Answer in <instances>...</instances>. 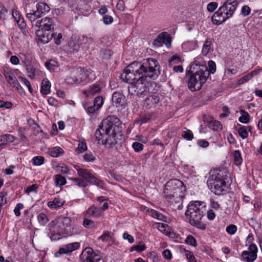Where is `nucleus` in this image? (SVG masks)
<instances>
[{
  "mask_svg": "<svg viewBox=\"0 0 262 262\" xmlns=\"http://www.w3.org/2000/svg\"><path fill=\"white\" fill-rule=\"evenodd\" d=\"M87 150V146L86 143L84 141H79L78 147L75 150L77 154H79Z\"/></svg>",
  "mask_w": 262,
  "mask_h": 262,
  "instance_id": "nucleus-32",
  "label": "nucleus"
},
{
  "mask_svg": "<svg viewBox=\"0 0 262 262\" xmlns=\"http://www.w3.org/2000/svg\"><path fill=\"white\" fill-rule=\"evenodd\" d=\"M44 160V158L42 156H36L33 158L32 162L34 165L40 166L43 163Z\"/></svg>",
  "mask_w": 262,
  "mask_h": 262,
  "instance_id": "nucleus-42",
  "label": "nucleus"
},
{
  "mask_svg": "<svg viewBox=\"0 0 262 262\" xmlns=\"http://www.w3.org/2000/svg\"><path fill=\"white\" fill-rule=\"evenodd\" d=\"M209 188L216 195H220L225 190L226 181H214L213 183H207Z\"/></svg>",
  "mask_w": 262,
  "mask_h": 262,
  "instance_id": "nucleus-13",
  "label": "nucleus"
},
{
  "mask_svg": "<svg viewBox=\"0 0 262 262\" xmlns=\"http://www.w3.org/2000/svg\"><path fill=\"white\" fill-rule=\"evenodd\" d=\"M56 220L52 221L48 225L49 232L48 233L51 240L59 239L61 238V234H63V231L59 227L58 224Z\"/></svg>",
  "mask_w": 262,
  "mask_h": 262,
  "instance_id": "nucleus-10",
  "label": "nucleus"
},
{
  "mask_svg": "<svg viewBox=\"0 0 262 262\" xmlns=\"http://www.w3.org/2000/svg\"><path fill=\"white\" fill-rule=\"evenodd\" d=\"M88 183H89L93 185H95L98 187H102V182L96 178L93 174H91V177L88 180Z\"/></svg>",
  "mask_w": 262,
  "mask_h": 262,
  "instance_id": "nucleus-30",
  "label": "nucleus"
},
{
  "mask_svg": "<svg viewBox=\"0 0 262 262\" xmlns=\"http://www.w3.org/2000/svg\"><path fill=\"white\" fill-rule=\"evenodd\" d=\"M103 21L105 25H109L113 22V18L108 15H105L103 18Z\"/></svg>",
  "mask_w": 262,
  "mask_h": 262,
  "instance_id": "nucleus-63",
  "label": "nucleus"
},
{
  "mask_svg": "<svg viewBox=\"0 0 262 262\" xmlns=\"http://www.w3.org/2000/svg\"><path fill=\"white\" fill-rule=\"evenodd\" d=\"M207 183H213L214 181H226L228 178V172L226 170L214 169L211 170Z\"/></svg>",
  "mask_w": 262,
  "mask_h": 262,
  "instance_id": "nucleus-9",
  "label": "nucleus"
},
{
  "mask_svg": "<svg viewBox=\"0 0 262 262\" xmlns=\"http://www.w3.org/2000/svg\"><path fill=\"white\" fill-rule=\"evenodd\" d=\"M12 103L10 101H5L4 100H0V107H5L6 108H10L12 106Z\"/></svg>",
  "mask_w": 262,
  "mask_h": 262,
  "instance_id": "nucleus-60",
  "label": "nucleus"
},
{
  "mask_svg": "<svg viewBox=\"0 0 262 262\" xmlns=\"http://www.w3.org/2000/svg\"><path fill=\"white\" fill-rule=\"evenodd\" d=\"M80 46L78 43L73 40H71L68 42V51L71 53H76L78 51Z\"/></svg>",
  "mask_w": 262,
  "mask_h": 262,
  "instance_id": "nucleus-28",
  "label": "nucleus"
},
{
  "mask_svg": "<svg viewBox=\"0 0 262 262\" xmlns=\"http://www.w3.org/2000/svg\"><path fill=\"white\" fill-rule=\"evenodd\" d=\"M132 147L136 152H139L143 149V145L138 142H135L132 144Z\"/></svg>",
  "mask_w": 262,
  "mask_h": 262,
  "instance_id": "nucleus-50",
  "label": "nucleus"
},
{
  "mask_svg": "<svg viewBox=\"0 0 262 262\" xmlns=\"http://www.w3.org/2000/svg\"><path fill=\"white\" fill-rule=\"evenodd\" d=\"M206 211V203L204 202L191 201L187 206L185 215L191 225L202 230H205L206 226L201 222V220Z\"/></svg>",
  "mask_w": 262,
  "mask_h": 262,
  "instance_id": "nucleus-4",
  "label": "nucleus"
},
{
  "mask_svg": "<svg viewBox=\"0 0 262 262\" xmlns=\"http://www.w3.org/2000/svg\"><path fill=\"white\" fill-rule=\"evenodd\" d=\"M33 26L44 30V31H49L54 28V21L53 18L46 17L40 20H37Z\"/></svg>",
  "mask_w": 262,
  "mask_h": 262,
  "instance_id": "nucleus-11",
  "label": "nucleus"
},
{
  "mask_svg": "<svg viewBox=\"0 0 262 262\" xmlns=\"http://www.w3.org/2000/svg\"><path fill=\"white\" fill-rule=\"evenodd\" d=\"M242 256L246 262H253L257 258V255L247 251H244L242 253Z\"/></svg>",
  "mask_w": 262,
  "mask_h": 262,
  "instance_id": "nucleus-27",
  "label": "nucleus"
},
{
  "mask_svg": "<svg viewBox=\"0 0 262 262\" xmlns=\"http://www.w3.org/2000/svg\"><path fill=\"white\" fill-rule=\"evenodd\" d=\"M82 262H103L98 251H94L91 247L85 248L80 255Z\"/></svg>",
  "mask_w": 262,
  "mask_h": 262,
  "instance_id": "nucleus-7",
  "label": "nucleus"
},
{
  "mask_svg": "<svg viewBox=\"0 0 262 262\" xmlns=\"http://www.w3.org/2000/svg\"><path fill=\"white\" fill-rule=\"evenodd\" d=\"M226 230L228 233L232 235L236 232L237 227L234 225H230L226 227Z\"/></svg>",
  "mask_w": 262,
  "mask_h": 262,
  "instance_id": "nucleus-53",
  "label": "nucleus"
},
{
  "mask_svg": "<svg viewBox=\"0 0 262 262\" xmlns=\"http://www.w3.org/2000/svg\"><path fill=\"white\" fill-rule=\"evenodd\" d=\"M50 83H41L40 92L42 95H48L50 93Z\"/></svg>",
  "mask_w": 262,
  "mask_h": 262,
  "instance_id": "nucleus-34",
  "label": "nucleus"
},
{
  "mask_svg": "<svg viewBox=\"0 0 262 262\" xmlns=\"http://www.w3.org/2000/svg\"><path fill=\"white\" fill-rule=\"evenodd\" d=\"M171 38L169 35L166 32H163L160 33L157 37L155 39L153 42V46L156 47H160L162 46L163 43L167 44L170 43Z\"/></svg>",
  "mask_w": 262,
  "mask_h": 262,
  "instance_id": "nucleus-15",
  "label": "nucleus"
},
{
  "mask_svg": "<svg viewBox=\"0 0 262 262\" xmlns=\"http://www.w3.org/2000/svg\"><path fill=\"white\" fill-rule=\"evenodd\" d=\"M49 153L52 157H58L63 153V150L61 148L57 146L52 148Z\"/></svg>",
  "mask_w": 262,
  "mask_h": 262,
  "instance_id": "nucleus-29",
  "label": "nucleus"
},
{
  "mask_svg": "<svg viewBox=\"0 0 262 262\" xmlns=\"http://www.w3.org/2000/svg\"><path fill=\"white\" fill-rule=\"evenodd\" d=\"M102 57L105 59H108L112 55V51L109 49H103L100 51Z\"/></svg>",
  "mask_w": 262,
  "mask_h": 262,
  "instance_id": "nucleus-47",
  "label": "nucleus"
},
{
  "mask_svg": "<svg viewBox=\"0 0 262 262\" xmlns=\"http://www.w3.org/2000/svg\"><path fill=\"white\" fill-rule=\"evenodd\" d=\"M250 12L251 9L248 6L245 5L242 8L241 13L243 16H247L250 14Z\"/></svg>",
  "mask_w": 262,
  "mask_h": 262,
  "instance_id": "nucleus-55",
  "label": "nucleus"
},
{
  "mask_svg": "<svg viewBox=\"0 0 262 262\" xmlns=\"http://www.w3.org/2000/svg\"><path fill=\"white\" fill-rule=\"evenodd\" d=\"M238 3L236 0H226L218 10L212 16L214 24L220 25L231 17L236 9Z\"/></svg>",
  "mask_w": 262,
  "mask_h": 262,
  "instance_id": "nucleus-5",
  "label": "nucleus"
},
{
  "mask_svg": "<svg viewBox=\"0 0 262 262\" xmlns=\"http://www.w3.org/2000/svg\"><path fill=\"white\" fill-rule=\"evenodd\" d=\"M185 255L187 258L190 261V262H197L192 252L186 250Z\"/></svg>",
  "mask_w": 262,
  "mask_h": 262,
  "instance_id": "nucleus-57",
  "label": "nucleus"
},
{
  "mask_svg": "<svg viewBox=\"0 0 262 262\" xmlns=\"http://www.w3.org/2000/svg\"><path fill=\"white\" fill-rule=\"evenodd\" d=\"M234 163L236 165H239L242 162L241 154L238 150H235L233 154Z\"/></svg>",
  "mask_w": 262,
  "mask_h": 262,
  "instance_id": "nucleus-37",
  "label": "nucleus"
},
{
  "mask_svg": "<svg viewBox=\"0 0 262 262\" xmlns=\"http://www.w3.org/2000/svg\"><path fill=\"white\" fill-rule=\"evenodd\" d=\"M128 87V92L131 95H140L146 91V87L144 83H129Z\"/></svg>",
  "mask_w": 262,
  "mask_h": 262,
  "instance_id": "nucleus-12",
  "label": "nucleus"
},
{
  "mask_svg": "<svg viewBox=\"0 0 262 262\" xmlns=\"http://www.w3.org/2000/svg\"><path fill=\"white\" fill-rule=\"evenodd\" d=\"M35 34L38 41L43 44L48 43L52 39L51 34L49 31L38 29L36 30Z\"/></svg>",
  "mask_w": 262,
  "mask_h": 262,
  "instance_id": "nucleus-17",
  "label": "nucleus"
},
{
  "mask_svg": "<svg viewBox=\"0 0 262 262\" xmlns=\"http://www.w3.org/2000/svg\"><path fill=\"white\" fill-rule=\"evenodd\" d=\"M84 107L86 109L87 113L89 114H94L97 111L99 110V109L97 108V107L94 104L92 106H88L86 108L85 106Z\"/></svg>",
  "mask_w": 262,
  "mask_h": 262,
  "instance_id": "nucleus-62",
  "label": "nucleus"
},
{
  "mask_svg": "<svg viewBox=\"0 0 262 262\" xmlns=\"http://www.w3.org/2000/svg\"><path fill=\"white\" fill-rule=\"evenodd\" d=\"M36 9L37 10L41 16L45 15L50 11V7L45 3L39 2L37 3Z\"/></svg>",
  "mask_w": 262,
  "mask_h": 262,
  "instance_id": "nucleus-21",
  "label": "nucleus"
},
{
  "mask_svg": "<svg viewBox=\"0 0 262 262\" xmlns=\"http://www.w3.org/2000/svg\"><path fill=\"white\" fill-rule=\"evenodd\" d=\"M103 103V99L101 96H97L95 98L94 101V105H95L97 108L99 109Z\"/></svg>",
  "mask_w": 262,
  "mask_h": 262,
  "instance_id": "nucleus-48",
  "label": "nucleus"
},
{
  "mask_svg": "<svg viewBox=\"0 0 262 262\" xmlns=\"http://www.w3.org/2000/svg\"><path fill=\"white\" fill-rule=\"evenodd\" d=\"M63 205V201L60 198H55L52 201L48 203V206L51 208H57Z\"/></svg>",
  "mask_w": 262,
  "mask_h": 262,
  "instance_id": "nucleus-25",
  "label": "nucleus"
},
{
  "mask_svg": "<svg viewBox=\"0 0 262 262\" xmlns=\"http://www.w3.org/2000/svg\"><path fill=\"white\" fill-rule=\"evenodd\" d=\"M101 88L98 84H94L88 90L83 91V94L86 96H90V95H94L99 93L101 91Z\"/></svg>",
  "mask_w": 262,
  "mask_h": 262,
  "instance_id": "nucleus-23",
  "label": "nucleus"
},
{
  "mask_svg": "<svg viewBox=\"0 0 262 262\" xmlns=\"http://www.w3.org/2000/svg\"><path fill=\"white\" fill-rule=\"evenodd\" d=\"M202 86V83H188V87L192 92L199 90Z\"/></svg>",
  "mask_w": 262,
  "mask_h": 262,
  "instance_id": "nucleus-39",
  "label": "nucleus"
},
{
  "mask_svg": "<svg viewBox=\"0 0 262 262\" xmlns=\"http://www.w3.org/2000/svg\"><path fill=\"white\" fill-rule=\"evenodd\" d=\"M146 247L144 244H142L140 245H136L132 247L130 250V251L132 252L134 250H135L138 252H142L145 250Z\"/></svg>",
  "mask_w": 262,
  "mask_h": 262,
  "instance_id": "nucleus-52",
  "label": "nucleus"
},
{
  "mask_svg": "<svg viewBox=\"0 0 262 262\" xmlns=\"http://www.w3.org/2000/svg\"><path fill=\"white\" fill-rule=\"evenodd\" d=\"M257 73L255 71H252L250 73L247 75L243 76L238 82H244V81H249L251 79V78L253 77L254 74H256Z\"/></svg>",
  "mask_w": 262,
  "mask_h": 262,
  "instance_id": "nucleus-51",
  "label": "nucleus"
},
{
  "mask_svg": "<svg viewBox=\"0 0 262 262\" xmlns=\"http://www.w3.org/2000/svg\"><path fill=\"white\" fill-rule=\"evenodd\" d=\"M158 61L154 58H148L143 63L134 61L127 66L120 75L124 82H138L155 80L160 74Z\"/></svg>",
  "mask_w": 262,
  "mask_h": 262,
  "instance_id": "nucleus-1",
  "label": "nucleus"
},
{
  "mask_svg": "<svg viewBox=\"0 0 262 262\" xmlns=\"http://www.w3.org/2000/svg\"><path fill=\"white\" fill-rule=\"evenodd\" d=\"M212 44V41L211 39L210 38H208L204 42L202 50V54L204 56H207L208 53L210 52L211 50V45Z\"/></svg>",
  "mask_w": 262,
  "mask_h": 262,
  "instance_id": "nucleus-26",
  "label": "nucleus"
},
{
  "mask_svg": "<svg viewBox=\"0 0 262 262\" xmlns=\"http://www.w3.org/2000/svg\"><path fill=\"white\" fill-rule=\"evenodd\" d=\"M125 3L123 0H118L116 5V8L117 10L123 11L125 10Z\"/></svg>",
  "mask_w": 262,
  "mask_h": 262,
  "instance_id": "nucleus-61",
  "label": "nucleus"
},
{
  "mask_svg": "<svg viewBox=\"0 0 262 262\" xmlns=\"http://www.w3.org/2000/svg\"><path fill=\"white\" fill-rule=\"evenodd\" d=\"M17 24L23 34L26 35L27 32L26 24L25 22L24 18L23 19H20V20H18V21L17 22Z\"/></svg>",
  "mask_w": 262,
  "mask_h": 262,
  "instance_id": "nucleus-43",
  "label": "nucleus"
},
{
  "mask_svg": "<svg viewBox=\"0 0 262 262\" xmlns=\"http://www.w3.org/2000/svg\"><path fill=\"white\" fill-rule=\"evenodd\" d=\"M37 220L39 224L42 226H45L49 221L47 216L42 212L38 214Z\"/></svg>",
  "mask_w": 262,
  "mask_h": 262,
  "instance_id": "nucleus-33",
  "label": "nucleus"
},
{
  "mask_svg": "<svg viewBox=\"0 0 262 262\" xmlns=\"http://www.w3.org/2000/svg\"><path fill=\"white\" fill-rule=\"evenodd\" d=\"M80 246L78 242L68 244L64 247L60 248L58 251L55 253V257H59L62 254H68L77 249Z\"/></svg>",
  "mask_w": 262,
  "mask_h": 262,
  "instance_id": "nucleus-14",
  "label": "nucleus"
},
{
  "mask_svg": "<svg viewBox=\"0 0 262 262\" xmlns=\"http://www.w3.org/2000/svg\"><path fill=\"white\" fill-rule=\"evenodd\" d=\"M185 243L190 245L196 247L197 246V243L194 237L191 235H189L185 239Z\"/></svg>",
  "mask_w": 262,
  "mask_h": 262,
  "instance_id": "nucleus-46",
  "label": "nucleus"
},
{
  "mask_svg": "<svg viewBox=\"0 0 262 262\" xmlns=\"http://www.w3.org/2000/svg\"><path fill=\"white\" fill-rule=\"evenodd\" d=\"M102 214L101 207L95 205L89 207L86 211V215L90 217L97 218L102 216Z\"/></svg>",
  "mask_w": 262,
  "mask_h": 262,
  "instance_id": "nucleus-19",
  "label": "nucleus"
},
{
  "mask_svg": "<svg viewBox=\"0 0 262 262\" xmlns=\"http://www.w3.org/2000/svg\"><path fill=\"white\" fill-rule=\"evenodd\" d=\"M7 193L4 191H2L0 192V204H6L7 203L6 196Z\"/></svg>",
  "mask_w": 262,
  "mask_h": 262,
  "instance_id": "nucleus-59",
  "label": "nucleus"
},
{
  "mask_svg": "<svg viewBox=\"0 0 262 262\" xmlns=\"http://www.w3.org/2000/svg\"><path fill=\"white\" fill-rule=\"evenodd\" d=\"M200 65V63L197 62L196 60H195L190 65V69L186 70V75L190 76L189 82H206L210 75V73H214L216 71V64L215 62L210 60L208 63L209 70L206 67H204V70L201 69L192 74L190 71L191 67Z\"/></svg>",
  "mask_w": 262,
  "mask_h": 262,
  "instance_id": "nucleus-6",
  "label": "nucleus"
},
{
  "mask_svg": "<svg viewBox=\"0 0 262 262\" xmlns=\"http://www.w3.org/2000/svg\"><path fill=\"white\" fill-rule=\"evenodd\" d=\"M24 208V205L21 203H18L14 210V212L15 213V214L17 216H19L20 215V209H22Z\"/></svg>",
  "mask_w": 262,
  "mask_h": 262,
  "instance_id": "nucleus-58",
  "label": "nucleus"
},
{
  "mask_svg": "<svg viewBox=\"0 0 262 262\" xmlns=\"http://www.w3.org/2000/svg\"><path fill=\"white\" fill-rule=\"evenodd\" d=\"M152 115L150 113H145L143 116H141L138 120V122L140 124L146 123L148 122L151 118Z\"/></svg>",
  "mask_w": 262,
  "mask_h": 262,
  "instance_id": "nucleus-38",
  "label": "nucleus"
},
{
  "mask_svg": "<svg viewBox=\"0 0 262 262\" xmlns=\"http://www.w3.org/2000/svg\"><path fill=\"white\" fill-rule=\"evenodd\" d=\"M55 181L56 186H62L66 183V180L65 178L61 174L56 175Z\"/></svg>",
  "mask_w": 262,
  "mask_h": 262,
  "instance_id": "nucleus-36",
  "label": "nucleus"
},
{
  "mask_svg": "<svg viewBox=\"0 0 262 262\" xmlns=\"http://www.w3.org/2000/svg\"><path fill=\"white\" fill-rule=\"evenodd\" d=\"M241 113L242 116L239 118V121L243 123H247L249 122L250 115L248 113L246 112L244 110H241Z\"/></svg>",
  "mask_w": 262,
  "mask_h": 262,
  "instance_id": "nucleus-31",
  "label": "nucleus"
},
{
  "mask_svg": "<svg viewBox=\"0 0 262 262\" xmlns=\"http://www.w3.org/2000/svg\"><path fill=\"white\" fill-rule=\"evenodd\" d=\"M186 190L182 181L178 179L170 180L164 185V198L171 203H180L185 197Z\"/></svg>",
  "mask_w": 262,
  "mask_h": 262,
  "instance_id": "nucleus-3",
  "label": "nucleus"
},
{
  "mask_svg": "<svg viewBox=\"0 0 262 262\" xmlns=\"http://www.w3.org/2000/svg\"><path fill=\"white\" fill-rule=\"evenodd\" d=\"M212 127L213 130L221 129L222 125L220 122L218 121H214L212 122Z\"/></svg>",
  "mask_w": 262,
  "mask_h": 262,
  "instance_id": "nucleus-64",
  "label": "nucleus"
},
{
  "mask_svg": "<svg viewBox=\"0 0 262 262\" xmlns=\"http://www.w3.org/2000/svg\"><path fill=\"white\" fill-rule=\"evenodd\" d=\"M238 133L241 137L243 139H245L248 137V134L247 132V128L245 126H241L238 129Z\"/></svg>",
  "mask_w": 262,
  "mask_h": 262,
  "instance_id": "nucleus-41",
  "label": "nucleus"
},
{
  "mask_svg": "<svg viewBox=\"0 0 262 262\" xmlns=\"http://www.w3.org/2000/svg\"><path fill=\"white\" fill-rule=\"evenodd\" d=\"M4 75L8 82L9 81H12V82H15V81H17L14 72L9 68H4Z\"/></svg>",
  "mask_w": 262,
  "mask_h": 262,
  "instance_id": "nucleus-22",
  "label": "nucleus"
},
{
  "mask_svg": "<svg viewBox=\"0 0 262 262\" xmlns=\"http://www.w3.org/2000/svg\"><path fill=\"white\" fill-rule=\"evenodd\" d=\"M160 98L156 94H152L144 100L143 107L146 109H150L156 107V105L159 102Z\"/></svg>",
  "mask_w": 262,
  "mask_h": 262,
  "instance_id": "nucleus-16",
  "label": "nucleus"
},
{
  "mask_svg": "<svg viewBox=\"0 0 262 262\" xmlns=\"http://www.w3.org/2000/svg\"><path fill=\"white\" fill-rule=\"evenodd\" d=\"M110 238V234L108 231H105L103 234L99 236L98 239L102 242L109 241Z\"/></svg>",
  "mask_w": 262,
  "mask_h": 262,
  "instance_id": "nucleus-56",
  "label": "nucleus"
},
{
  "mask_svg": "<svg viewBox=\"0 0 262 262\" xmlns=\"http://www.w3.org/2000/svg\"><path fill=\"white\" fill-rule=\"evenodd\" d=\"M119 119L110 115L103 119L96 130L95 137L98 141L101 140L102 144L110 148L117 144V140L122 138V129Z\"/></svg>",
  "mask_w": 262,
  "mask_h": 262,
  "instance_id": "nucleus-2",
  "label": "nucleus"
},
{
  "mask_svg": "<svg viewBox=\"0 0 262 262\" xmlns=\"http://www.w3.org/2000/svg\"><path fill=\"white\" fill-rule=\"evenodd\" d=\"M76 169L78 175L80 178H70L69 180H72L77 186L85 188L88 185V180L92 173L86 169L77 168Z\"/></svg>",
  "mask_w": 262,
  "mask_h": 262,
  "instance_id": "nucleus-8",
  "label": "nucleus"
},
{
  "mask_svg": "<svg viewBox=\"0 0 262 262\" xmlns=\"http://www.w3.org/2000/svg\"><path fill=\"white\" fill-rule=\"evenodd\" d=\"M112 100L116 107H119L124 105L125 97L121 93L114 92L112 95Z\"/></svg>",
  "mask_w": 262,
  "mask_h": 262,
  "instance_id": "nucleus-20",
  "label": "nucleus"
},
{
  "mask_svg": "<svg viewBox=\"0 0 262 262\" xmlns=\"http://www.w3.org/2000/svg\"><path fill=\"white\" fill-rule=\"evenodd\" d=\"M52 38H53L54 39L55 43L57 45H59L61 43V39L62 37V35L61 33H52L51 34Z\"/></svg>",
  "mask_w": 262,
  "mask_h": 262,
  "instance_id": "nucleus-45",
  "label": "nucleus"
},
{
  "mask_svg": "<svg viewBox=\"0 0 262 262\" xmlns=\"http://www.w3.org/2000/svg\"><path fill=\"white\" fill-rule=\"evenodd\" d=\"M218 4L216 2H211L207 5V10L210 12H213L217 7Z\"/></svg>",
  "mask_w": 262,
  "mask_h": 262,
  "instance_id": "nucleus-54",
  "label": "nucleus"
},
{
  "mask_svg": "<svg viewBox=\"0 0 262 262\" xmlns=\"http://www.w3.org/2000/svg\"><path fill=\"white\" fill-rule=\"evenodd\" d=\"M26 17L31 22L35 21L37 19L40 18L41 16L39 14L37 10H30V12H27Z\"/></svg>",
  "mask_w": 262,
  "mask_h": 262,
  "instance_id": "nucleus-24",
  "label": "nucleus"
},
{
  "mask_svg": "<svg viewBox=\"0 0 262 262\" xmlns=\"http://www.w3.org/2000/svg\"><path fill=\"white\" fill-rule=\"evenodd\" d=\"M56 220L57 222V224H59V227L63 233H68L67 232L71 225V219L69 217L60 216L56 219Z\"/></svg>",
  "mask_w": 262,
  "mask_h": 262,
  "instance_id": "nucleus-18",
  "label": "nucleus"
},
{
  "mask_svg": "<svg viewBox=\"0 0 262 262\" xmlns=\"http://www.w3.org/2000/svg\"><path fill=\"white\" fill-rule=\"evenodd\" d=\"M182 137L188 141H191L193 138V135L192 132L189 129H186L183 132Z\"/></svg>",
  "mask_w": 262,
  "mask_h": 262,
  "instance_id": "nucleus-44",
  "label": "nucleus"
},
{
  "mask_svg": "<svg viewBox=\"0 0 262 262\" xmlns=\"http://www.w3.org/2000/svg\"><path fill=\"white\" fill-rule=\"evenodd\" d=\"M83 159L86 162H94L95 159H96V158L93 155V154L92 152H89V153H86L83 156Z\"/></svg>",
  "mask_w": 262,
  "mask_h": 262,
  "instance_id": "nucleus-49",
  "label": "nucleus"
},
{
  "mask_svg": "<svg viewBox=\"0 0 262 262\" xmlns=\"http://www.w3.org/2000/svg\"><path fill=\"white\" fill-rule=\"evenodd\" d=\"M45 64L50 71H53L57 67V62L54 60L47 61Z\"/></svg>",
  "mask_w": 262,
  "mask_h": 262,
  "instance_id": "nucleus-35",
  "label": "nucleus"
},
{
  "mask_svg": "<svg viewBox=\"0 0 262 262\" xmlns=\"http://www.w3.org/2000/svg\"><path fill=\"white\" fill-rule=\"evenodd\" d=\"M26 69L27 71L28 77L32 79H33L35 75L36 70L33 64L30 66H28V67L26 68Z\"/></svg>",
  "mask_w": 262,
  "mask_h": 262,
  "instance_id": "nucleus-40",
  "label": "nucleus"
}]
</instances>
